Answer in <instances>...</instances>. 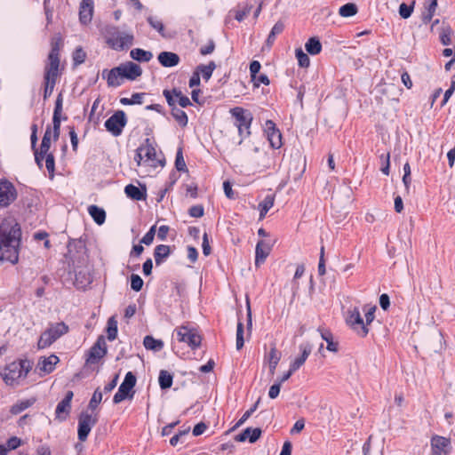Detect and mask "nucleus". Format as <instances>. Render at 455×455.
Wrapping results in <instances>:
<instances>
[{
  "label": "nucleus",
  "mask_w": 455,
  "mask_h": 455,
  "mask_svg": "<svg viewBox=\"0 0 455 455\" xmlns=\"http://www.w3.org/2000/svg\"><path fill=\"white\" fill-rule=\"evenodd\" d=\"M127 124V117L123 110L116 111L105 122L106 130L110 132L113 136L118 137L122 134L123 129Z\"/></svg>",
  "instance_id": "nucleus-7"
},
{
  "label": "nucleus",
  "mask_w": 455,
  "mask_h": 455,
  "mask_svg": "<svg viewBox=\"0 0 455 455\" xmlns=\"http://www.w3.org/2000/svg\"><path fill=\"white\" fill-rule=\"evenodd\" d=\"M88 212L98 225H102L105 222L106 212L102 208L97 205H90Z\"/></svg>",
  "instance_id": "nucleus-30"
},
{
  "label": "nucleus",
  "mask_w": 455,
  "mask_h": 455,
  "mask_svg": "<svg viewBox=\"0 0 455 455\" xmlns=\"http://www.w3.org/2000/svg\"><path fill=\"white\" fill-rule=\"evenodd\" d=\"M63 97L60 93L57 96L55 101V107L53 110L52 124H53V140H59L60 134V123H61V112H62Z\"/></svg>",
  "instance_id": "nucleus-17"
},
{
  "label": "nucleus",
  "mask_w": 455,
  "mask_h": 455,
  "mask_svg": "<svg viewBox=\"0 0 455 455\" xmlns=\"http://www.w3.org/2000/svg\"><path fill=\"white\" fill-rule=\"evenodd\" d=\"M413 12V5H407L405 3H403L399 6V14L403 19H408L411 17Z\"/></svg>",
  "instance_id": "nucleus-60"
},
{
  "label": "nucleus",
  "mask_w": 455,
  "mask_h": 455,
  "mask_svg": "<svg viewBox=\"0 0 455 455\" xmlns=\"http://www.w3.org/2000/svg\"><path fill=\"white\" fill-rule=\"evenodd\" d=\"M176 99H177V103L181 108H187V107L192 105L189 98L188 96L184 95L180 89H178V92L176 93Z\"/></svg>",
  "instance_id": "nucleus-59"
},
{
  "label": "nucleus",
  "mask_w": 455,
  "mask_h": 455,
  "mask_svg": "<svg viewBox=\"0 0 455 455\" xmlns=\"http://www.w3.org/2000/svg\"><path fill=\"white\" fill-rule=\"evenodd\" d=\"M60 57L48 54L47 61L44 66V80L53 79L57 81L60 76Z\"/></svg>",
  "instance_id": "nucleus-16"
},
{
  "label": "nucleus",
  "mask_w": 455,
  "mask_h": 455,
  "mask_svg": "<svg viewBox=\"0 0 455 455\" xmlns=\"http://www.w3.org/2000/svg\"><path fill=\"white\" fill-rule=\"evenodd\" d=\"M59 361L60 359L57 355H51L48 357L41 358L37 363L36 369L39 370L40 375L49 374L53 371Z\"/></svg>",
  "instance_id": "nucleus-22"
},
{
  "label": "nucleus",
  "mask_w": 455,
  "mask_h": 455,
  "mask_svg": "<svg viewBox=\"0 0 455 455\" xmlns=\"http://www.w3.org/2000/svg\"><path fill=\"white\" fill-rule=\"evenodd\" d=\"M243 324L242 322H238L237 328H236V349L240 350L243 348L244 345V339H243Z\"/></svg>",
  "instance_id": "nucleus-51"
},
{
  "label": "nucleus",
  "mask_w": 455,
  "mask_h": 455,
  "mask_svg": "<svg viewBox=\"0 0 455 455\" xmlns=\"http://www.w3.org/2000/svg\"><path fill=\"white\" fill-rule=\"evenodd\" d=\"M275 196L267 195L262 202L259 204V209H263L264 212H268L274 205Z\"/></svg>",
  "instance_id": "nucleus-55"
},
{
  "label": "nucleus",
  "mask_w": 455,
  "mask_h": 455,
  "mask_svg": "<svg viewBox=\"0 0 455 455\" xmlns=\"http://www.w3.org/2000/svg\"><path fill=\"white\" fill-rule=\"evenodd\" d=\"M452 35H453V30L451 28V26L450 25H443L441 28V30H440V33H439L440 42L443 45H450L451 44V36H452Z\"/></svg>",
  "instance_id": "nucleus-38"
},
{
  "label": "nucleus",
  "mask_w": 455,
  "mask_h": 455,
  "mask_svg": "<svg viewBox=\"0 0 455 455\" xmlns=\"http://www.w3.org/2000/svg\"><path fill=\"white\" fill-rule=\"evenodd\" d=\"M272 246L273 243L264 240H259L257 243L255 249V265L257 267H259L266 260L267 257L270 254Z\"/></svg>",
  "instance_id": "nucleus-20"
},
{
  "label": "nucleus",
  "mask_w": 455,
  "mask_h": 455,
  "mask_svg": "<svg viewBox=\"0 0 455 455\" xmlns=\"http://www.w3.org/2000/svg\"><path fill=\"white\" fill-rule=\"evenodd\" d=\"M17 198L14 185L7 180H0V207H7Z\"/></svg>",
  "instance_id": "nucleus-11"
},
{
  "label": "nucleus",
  "mask_w": 455,
  "mask_h": 455,
  "mask_svg": "<svg viewBox=\"0 0 455 455\" xmlns=\"http://www.w3.org/2000/svg\"><path fill=\"white\" fill-rule=\"evenodd\" d=\"M36 402V397H30L25 400H20L15 403L10 409V412L12 415H18L27 410L28 408L34 405V403Z\"/></svg>",
  "instance_id": "nucleus-28"
},
{
  "label": "nucleus",
  "mask_w": 455,
  "mask_h": 455,
  "mask_svg": "<svg viewBox=\"0 0 455 455\" xmlns=\"http://www.w3.org/2000/svg\"><path fill=\"white\" fill-rule=\"evenodd\" d=\"M175 167L179 172L188 171L187 165L183 157L182 148H179L176 154Z\"/></svg>",
  "instance_id": "nucleus-52"
},
{
  "label": "nucleus",
  "mask_w": 455,
  "mask_h": 455,
  "mask_svg": "<svg viewBox=\"0 0 455 455\" xmlns=\"http://www.w3.org/2000/svg\"><path fill=\"white\" fill-rule=\"evenodd\" d=\"M136 384V377L132 372L129 371L126 373L124 381L120 385L118 391L116 393V395L113 397L114 403H119L124 399L128 397H132L133 393L130 394L132 389L134 387Z\"/></svg>",
  "instance_id": "nucleus-8"
},
{
  "label": "nucleus",
  "mask_w": 455,
  "mask_h": 455,
  "mask_svg": "<svg viewBox=\"0 0 455 455\" xmlns=\"http://www.w3.org/2000/svg\"><path fill=\"white\" fill-rule=\"evenodd\" d=\"M145 142L146 144L140 147V154H144L145 164L152 167L164 166V160L156 158V148L149 143V139H147Z\"/></svg>",
  "instance_id": "nucleus-14"
},
{
  "label": "nucleus",
  "mask_w": 455,
  "mask_h": 455,
  "mask_svg": "<svg viewBox=\"0 0 455 455\" xmlns=\"http://www.w3.org/2000/svg\"><path fill=\"white\" fill-rule=\"evenodd\" d=\"M299 348L301 351V355L291 363L292 371H298L305 363L312 352L313 346L310 343H302Z\"/></svg>",
  "instance_id": "nucleus-23"
},
{
  "label": "nucleus",
  "mask_w": 455,
  "mask_h": 455,
  "mask_svg": "<svg viewBox=\"0 0 455 455\" xmlns=\"http://www.w3.org/2000/svg\"><path fill=\"white\" fill-rule=\"evenodd\" d=\"M281 359V353L276 349V347L274 346L271 347L267 361L269 364V372L271 375H274L276 366Z\"/></svg>",
  "instance_id": "nucleus-32"
},
{
  "label": "nucleus",
  "mask_w": 455,
  "mask_h": 455,
  "mask_svg": "<svg viewBox=\"0 0 455 455\" xmlns=\"http://www.w3.org/2000/svg\"><path fill=\"white\" fill-rule=\"evenodd\" d=\"M102 76L103 78H107V84L109 87L120 86L123 84V80L124 79L119 66L113 68L110 70L104 69L102 71Z\"/></svg>",
  "instance_id": "nucleus-21"
},
{
  "label": "nucleus",
  "mask_w": 455,
  "mask_h": 455,
  "mask_svg": "<svg viewBox=\"0 0 455 455\" xmlns=\"http://www.w3.org/2000/svg\"><path fill=\"white\" fill-rule=\"evenodd\" d=\"M259 403H260V399L259 398L257 400V402L252 405V407H251L248 411H246L243 413L242 418L236 422V424L235 425L234 427L235 428V427H239L240 426H242L251 417V415L257 410Z\"/></svg>",
  "instance_id": "nucleus-49"
},
{
  "label": "nucleus",
  "mask_w": 455,
  "mask_h": 455,
  "mask_svg": "<svg viewBox=\"0 0 455 455\" xmlns=\"http://www.w3.org/2000/svg\"><path fill=\"white\" fill-rule=\"evenodd\" d=\"M97 423V418L88 412H82L78 418V439L81 442L86 441L92 427Z\"/></svg>",
  "instance_id": "nucleus-10"
},
{
  "label": "nucleus",
  "mask_w": 455,
  "mask_h": 455,
  "mask_svg": "<svg viewBox=\"0 0 455 455\" xmlns=\"http://www.w3.org/2000/svg\"><path fill=\"white\" fill-rule=\"evenodd\" d=\"M304 272H305V267L303 264H299L297 266V268H296V271H295V274H294V276H293V288H292V295L293 297L297 294V291H298V289H299V285H298V283H297V279L300 278L303 275H304Z\"/></svg>",
  "instance_id": "nucleus-50"
},
{
  "label": "nucleus",
  "mask_w": 455,
  "mask_h": 455,
  "mask_svg": "<svg viewBox=\"0 0 455 455\" xmlns=\"http://www.w3.org/2000/svg\"><path fill=\"white\" fill-rule=\"evenodd\" d=\"M22 443V441L20 438L17 436H12L10 437L6 442V449H9V451L12 450H15L19 448Z\"/></svg>",
  "instance_id": "nucleus-61"
},
{
  "label": "nucleus",
  "mask_w": 455,
  "mask_h": 455,
  "mask_svg": "<svg viewBox=\"0 0 455 455\" xmlns=\"http://www.w3.org/2000/svg\"><path fill=\"white\" fill-rule=\"evenodd\" d=\"M295 56L298 60L299 66L301 68H307L310 64V59L307 53L303 52L301 48L295 50Z\"/></svg>",
  "instance_id": "nucleus-44"
},
{
  "label": "nucleus",
  "mask_w": 455,
  "mask_h": 455,
  "mask_svg": "<svg viewBox=\"0 0 455 455\" xmlns=\"http://www.w3.org/2000/svg\"><path fill=\"white\" fill-rule=\"evenodd\" d=\"M33 363L29 360H20L10 363L3 374L4 380L8 385H12L16 380L25 378L31 370Z\"/></svg>",
  "instance_id": "nucleus-3"
},
{
  "label": "nucleus",
  "mask_w": 455,
  "mask_h": 455,
  "mask_svg": "<svg viewBox=\"0 0 455 455\" xmlns=\"http://www.w3.org/2000/svg\"><path fill=\"white\" fill-rule=\"evenodd\" d=\"M105 37L108 45L116 51L128 49L133 44L134 36L132 33L121 31L116 26L105 28Z\"/></svg>",
  "instance_id": "nucleus-2"
},
{
  "label": "nucleus",
  "mask_w": 455,
  "mask_h": 455,
  "mask_svg": "<svg viewBox=\"0 0 455 455\" xmlns=\"http://www.w3.org/2000/svg\"><path fill=\"white\" fill-rule=\"evenodd\" d=\"M188 213L193 218H200L204 213V206L201 204L193 205L189 208Z\"/></svg>",
  "instance_id": "nucleus-62"
},
{
  "label": "nucleus",
  "mask_w": 455,
  "mask_h": 455,
  "mask_svg": "<svg viewBox=\"0 0 455 455\" xmlns=\"http://www.w3.org/2000/svg\"><path fill=\"white\" fill-rule=\"evenodd\" d=\"M306 51L311 55L319 54L322 51V44L318 37H310L305 44Z\"/></svg>",
  "instance_id": "nucleus-33"
},
{
  "label": "nucleus",
  "mask_w": 455,
  "mask_h": 455,
  "mask_svg": "<svg viewBox=\"0 0 455 455\" xmlns=\"http://www.w3.org/2000/svg\"><path fill=\"white\" fill-rule=\"evenodd\" d=\"M94 7L80 5L79 20L82 24L87 25L92 21Z\"/></svg>",
  "instance_id": "nucleus-37"
},
{
  "label": "nucleus",
  "mask_w": 455,
  "mask_h": 455,
  "mask_svg": "<svg viewBox=\"0 0 455 455\" xmlns=\"http://www.w3.org/2000/svg\"><path fill=\"white\" fill-rule=\"evenodd\" d=\"M124 192L128 197L132 200L140 201L146 198V188L143 189L134 186L133 184H129L124 188Z\"/></svg>",
  "instance_id": "nucleus-27"
},
{
  "label": "nucleus",
  "mask_w": 455,
  "mask_h": 455,
  "mask_svg": "<svg viewBox=\"0 0 455 455\" xmlns=\"http://www.w3.org/2000/svg\"><path fill=\"white\" fill-rule=\"evenodd\" d=\"M20 225L14 219H4L0 224V265L18 263L21 243Z\"/></svg>",
  "instance_id": "nucleus-1"
},
{
  "label": "nucleus",
  "mask_w": 455,
  "mask_h": 455,
  "mask_svg": "<svg viewBox=\"0 0 455 455\" xmlns=\"http://www.w3.org/2000/svg\"><path fill=\"white\" fill-rule=\"evenodd\" d=\"M347 323L355 331H356L357 334L361 337H365L369 332V329L364 324L360 310L357 307L347 311Z\"/></svg>",
  "instance_id": "nucleus-9"
},
{
  "label": "nucleus",
  "mask_w": 455,
  "mask_h": 455,
  "mask_svg": "<svg viewBox=\"0 0 455 455\" xmlns=\"http://www.w3.org/2000/svg\"><path fill=\"white\" fill-rule=\"evenodd\" d=\"M229 112L235 120V124L238 128L240 136H249L251 134L250 127L253 120L251 111L241 107H235Z\"/></svg>",
  "instance_id": "nucleus-5"
},
{
  "label": "nucleus",
  "mask_w": 455,
  "mask_h": 455,
  "mask_svg": "<svg viewBox=\"0 0 455 455\" xmlns=\"http://www.w3.org/2000/svg\"><path fill=\"white\" fill-rule=\"evenodd\" d=\"M56 83H57V81L53 80V79L44 80V100L48 99L52 95Z\"/></svg>",
  "instance_id": "nucleus-53"
},
{
  "label": "nucleus",
  "mask_w": 455,
  "mask_h": 455,
  "mask_svg": "<svg viewBox=\"0 0 455 455\" xmlns=\"http://www.w3.org/2000/svg\"><path fill=\"white\" fill-rule=\"evenodd\" d=\"M173 375L165 370H161L159 372L158 382L161 389L165 390L172 387Z\"/></svg>",
  "instance_id": "nucleus-36"
},
{
  "label": "nucleus",
  "mask_w": 455,
  "mask_h": 455,
  "mask_svg": "<svg viewBox=\"0 0 455 455\" xmlns=\"http://www.w3.org/2000/svg\"><path fill=\"white\" fill-rule=\"evenodd\" d=\"M74 283L78 289H84L92 283V278L88 273L80 270L76 272Z\"/></svg>",
  "instance_id": "nucleus-34"
},
{
  "label": "nucleus",
  "mask_w": 455,
  "mask_h": 455,
  "mask_svg": "<svg viewBox=\"0 0 455 455\" xmlns=\"http://www.w3.org/2000/svg\"><path fill=\"white\" fill-rule=\"evenodd\" d=\"M171 254V248L169 245L159 244L154 250V258L157 266L161 265L163 261Z\"/></svg>",
  "instance_id": "nucleus-29"
},
{
  "label": "nucleus",
  "mask_w": 455,
  "mask_h": 455,
  "mask_svg": "<svg viewBox=\"0 0 455 455\" xmlns=\"http://www.w3.org/2000/svg\"><path fill=\"white\" fill-rule=\"evenodd\" d=\"M260 68H261V65H260V63L258 60H252L251 62V64H250V73H251V81H255L256 80V75L259 74V72L260 70Z\"/></svg>",
  "instance_id": "nucleus-64"
},
{
  "label": "nucleus",
  "mask_w": 455,
  "mask_h": 455,
  "mask_svg": "<svg viewBox=\"0 0 455 455\" xmlns=\"http://www.w3.org/2000/svg\"><path fill=\"white\" fill-rule=\"evenodd\" d=\"M266 130L271 147L273 148H280L282 146V134L275 127V124L271 120H267L266 122Z\"/></svg>",
  "instance_id": "nucleus-19"
},
{
  "label": "nucleus",
  "mask_w": 455,
  "mask_h": 455,
  "mask_svg": "<svg viewBox=\"0 0 455 455\" xmlns=\"http://www.w3.org/2000/svg\"><path fill=\"white\" fill-rule=\"evenodd\" d=\"M178 92L177 88H173L172 90H164L163 94L168 103V105L172 108H177V99L176 93Z\"/></svg>",
  "instance_id": "nucleus-46"
},
{
  "label": "nucleus",
  "mask_w": 455,
  "mask_h": 455,
  "mask_svg": "<svg viewBox=\"0 0 455 455\" xmlns=\"http://www.w3.org/2000/svg\"><path fill=\"white\" fill-rule=\"evenodd\" d=\"M437 0H427L424 4V11L421 14V20L424 24L429 23L437 9Z\"/></svg>",
  "instance_id": "nucleus-26"
},
{
  "label": "nucleus",
  "mask_w": 455,
  "mask_h": 455,
  "mask_svg": "<svg viewBox=\"0 0 455 455\" xmlns=\"http://www.w3.org/2000/svg\"><path fill=\"white\" fill-rule=\"evenodd\" d=\"M51 148V140L48 138L43 137L38 155H47Z\"/></svg>",
  "instance_id": "nucleus-63"
},
{
  "label": "nucleus",
  "mask_w": 455,
  "mask_h": 455,
  "mask_svg": "<svg viewBox=\"0 0 455 455\" xmlns=\"http://www.w3.org/2000/svg\"><path fill=\"white\" fill-rule=\"evenodd\" d=\"M68 326L64 322L56 323L53 324H50L49 328H47L40 336L37 347L38 349H44L50 347L53 342H55L61 336L65 335L68 332Z\"/></svg>",
  "instance_id": "nucleus-4"
},
{
  "label": "nucleus",
  "mask_w": 455,
  "mask_h": 455,
  "mask_svg": "<svg viewBox=\"0 0 455 455\" xmlns=\"http://www.w3.org/2000/svg\"><path fill=\"white\" fill-rule=\"evenodd\" d=\"M143 280L139 275L132 274L131 275V288L135 291H140L143 286Z\"/></svg>",
  "instance_id": "nucleus-57"
},
{
  "label": "nucleus",
  "mask_w": 455,
  "mask_h": 455,
  "mask_svg": "<svg viewBox=\"0 0 455 455\" xmlns=\"http://www.w3.org/2000/svg\"><path fill=\"white\" fill-rule=\"evenodd\" d=\"M433 455H448L451 450V443L449 438L435 435L431 439Z\"/></svg>",
  "instance_id": "nucleus-15"
},
{
  "label": "nucleus",
  "mask_w": 455,
  "mask_h": 455,
  "mask_svg": "<svg viewBox=\"0 0 455 455\" xmlns=\"http://www.w3.org/2000/svg\"><path fill=\"white\" fill-rule=\"evenodd\" d=\"M157 60L164 68H172L180 63V56L172 52H162L158 54Z\"/></svg>",
  "instance_id": "nucleus-25"
},
{
  "label": "nucleus",
  "mask_w": 455,
  "mask_h": 455,
  "mask_svg": "<svg viewBox=\"0 0 455 455\" xmlns=\"http://www.w3.org/2000/svg\"><path fill=\"white\" fill-rule=\"evenodd\" d=\"M215 68V63L211 61L208 65H199L197 69L201 72L203 78L207 81L211 78Z\"/></svg>",
  "instance_id": "nucleus-43"
},
{
  "label": "nucleus",
  "mask_w": 455,
  "mask_h": 455,
  "mask_svg": "<svg viewBox=\"0 0 455 455\" xmlns=\"http://www.w3.org/2000/svg\"><path fill=\"white\" fill-rule=\"evenodd\" d=\"M107 333L109 340H114L117 336V321L115 316H111L108 320Z\"/></svg>",
  "instance_id": "nucleus-41"
},
{
  "label": "nucleus",
  "mask_w": 455,
  "mask_h": 455,
  "mask_svg": "<svg viewBox=\"0 0 455 455\" xmlns=\"http://www.w3.org/2000/svg\"><path fill=\"white\" fill-rule=\"evenodd\" d=\"M357 6L355 4L347 3L342 5L339 10V14L342 17H351L357 13Z\"/></svg>",
  "instance_id": "nucleus-40"
},
{
  "label": "nucleus",
  "mask_w": 455,
  "mask_h": 455,
  "mask_svg": "<svg viewBox=\"0 0 455 455\" xmlns=\"http://www.w3.org/2000/svg\"><path fill=\"white\" fill-rule=\"evenodd\" d=\"M74 396V393L68 390L65 394V397L57 404L55 410L56 419L60 421L66 420L71 411V402Z\"/></svg>",
  "instance_id": "nucleus-13"
},
{
  "label": "nucleus",
  "mask_w": 455,
  "mask_h": 455,
  "mask_svg": "<svg viewBox=\"0 0 455 455\" xmlns=\"http://www.w3.org/2000/svg\"><path fill=\"white\" fill-rule=\"evenodd\" d=\"M261 433H262V431L259 427H256V428L247 427L243 432H241L239 435H237L235 437V440L236 442H240V443H243V442H245L246 440H248L251 443H253L257 440L259 439Z\"/></svg>",
  "instance_id": "nucleus-24"
},
{
  "label": "nucleus",
  "mask_w": 455,
  "mask_h": 455,
  "mask_svg": "<svg viewBox=\"0 0 455 455\" xmlns=\"http://www.w3.org/2000/svg\"><path fill=\"white\" fill-rule=\"evenodd\" d=\"M177 339L180 342L187 343L192 350L198 348L201 345L202 338L197 331L186 325H181L176 330Z\"/></svg>",
  "instance_id": "nucleus-6"
},
{
  "label": "nucleus",
  "mask_w": 455,
  "mask_h": 455,
  "mask_svg": "<svg viewBox=\"0 0 455 455\" xmlns=\"http://www.w3.org/2000/svg\"><path fill=\"white\" fill-rule=\"evenodd\" d=\"M144 96V92H136L133 93L131 98H122L120 103L123 105L141 104Z\"/></svg>",
  "instance_id": "nucleus-42"
},
{
  "label": "nucleus",
  "mask_w": 455,
  "mask_h": 455,
  "mask_svg": "<svg viewBox=\"0 0 455 455\" xmlns=\"http://www.w3.org/2000/svg\"><path fill=\"white\" fill-rule=\"evenodd\" d=\"M62 46V39L60 36H53L51 41V51L49 54L60 57V47Z\"/></svg>",
  "instance_id": "nucleus-48"
},
{
  "label": "nucleus",
  "mask_w": 455,
  "mask_h": 455,
  "mask_svg": "<svg viewBox=\"0 0 455 455\" xmlns=\"http://www.w3.org/2000/svg\"><path fill=\"white\" fill-rule=\"evenodd\" d=\"M86 52L82 47H77L72 55L73 64L75 67L83 64L86 59Z\"/></svg>",
  "instance_id": "nucleus-45"
},
{
  "label": "nucleus",
  "mask_w": 455,
  "mask_h": 455,
  "mask_svg": "<svg viewBox=\"0 0 455 455\" xmlns=\"http://www.w3.org/2000/svg\"><path fill=\"white\" fill-rule=\"evenodd\" d=\"M121 72L124 79L134 81L142 75V68L140 65L127 61L119 65Z\"/></svg>",
  "instance_id": "nucleus-18"
},
{
  "label": "nucleus",
  "mask_w": 455,
  "mask_h": 455,
  "mask_svg": "<svg viewBox=\"0 0 455 455\" xmlns=\"http://www.w3.org/2000/svg\"><path fill=\"white\" fill-rule=\"evenodd\" d=\"M156 225L152 226L150 229L145 234V235L142 237L140 243H144L146 245H150L153 243L155 235H156Z\"/></svg>",
  "instance_id": "nucleus-58"
},
{
  "label": "nucleus",
  "mask_w": 455,
  "mask_h": 455,
  "mask_svg": "<svg viewBox=\"0 0 455 455\" xmlns=\"http://www.w3.org/2000/svg\"><path fill=\"white\" fill-rule=\"evenodd\" d=\"M101 400H102V393L100 390V388H97L94 391L92 397L90 400L89 408L92 410H95L97 408V406L99 405V403L101 402Z\"/></svg>",
  "instance_id": "nucleus-56"
},
{
  "label": "nucleus",
  "mask_w": 455,
  "mask_h": 455,
  "mask_svg": "<svg viewBox=\"0 0 455 455\" xmlns=\"http://www.w3.org/2000/svg\"><path fill=\"white\" fill-rule=\"evenodd\" d=\"M130 56L132 59L137 61L148 62L153 58V53L149 51L135 48L130 52Z\"/></svg>",
  "instance_id": "nucleus-31"
},
{
  "label": "nucleus",
  "mask_w": 455,
  "mask_h": 455,
  "mask_svg": "<svg viewBox=\"0 0 455 455\" xmlns=\"http://www.w3.org/2000/svg\"><path fill=\"white\" fill-rule=\"evenodd\" d=\"M172 116L181 127L188 125V118L185 111L178 108H173L172 109Z\"/></svg>",
  "instance_id": "nucleus-39"
},
{
  "label": "nucleus",
  "mask_w": 455,
  "mask_h": 455,
  "mask_svg": "<svg viewBox=\"0 0 455 455\" xmlns=\"http://www.w3.org/2000/svg\"><path fill=\"white\" fill-rule=\"evenodd\" d=\"M144 347L148 350L158 352L163 349L164 342L161 339H156L152 336H146L143 340Z\"/></svg>",
  "instance_id": "nucleus-35"
},
{
  "label": "nucleus",
  "mask_w": 455,
  "mask_h": 455,
  "mask_svg": "<svg viewBox=\"0 0 455 455\" xmlns=\"http://www.w3.org/2000/svg\"><path fill=\"white\" fill-rule=\"evenodd\" d=\"M107 354V346L105 338L101 335L98 338L94 345L90 348L88 357L86 359L87 364H94L99 362L100 359L104 357Z\"/></svg>",
  "instance_id": "nucleus-12"
},
{
  "label": "nucleus",
  "mask_w": 455,
  "mask_h": 455,
  "mask_svg": "<svg viewBox=\"0 0 455 455\" xmlns=\"http://www.w3.org/2000/svg\"><path fill=\"white\" fill-rule=\"evenodd\" d=\"M45 158V167L49 172L50 179H53L54 172H55V160L52 153H48L44 156Z\"/></svg>",
  "instance_id": "nucleus-47"
},
{
  "label": "nucleus",
  "mask_w": 455,
  "mask_h": 455,
  "mask_svg": "<svg viewBox=\"0 0 455 455\" xmlns=\"http://www.w3.org/2000/svg\"><path fill=\"white\" fill-rule=\"evenodd\" d=\"M148 22L150 24V26L155 28L156 30H157L163 36H164V26L163 24V22L155 18V17H152V16H149L148 18Z\"/></svg>",
  "instance_id": "nucleus-54"
}]
</instances>
